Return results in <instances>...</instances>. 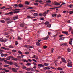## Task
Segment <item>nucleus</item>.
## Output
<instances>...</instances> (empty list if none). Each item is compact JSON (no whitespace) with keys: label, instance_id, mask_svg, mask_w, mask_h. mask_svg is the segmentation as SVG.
Here are the masks:
<instances>
[{"label":"nucleus","instance_id":"39","mask_svg":"<svg viewBox=\"0 0 73 73\" xmlns=\"http://www.w3.org/2000/svg\"><path fill=\"white\" fill-rule=\"evenodd\" d=\"M0 22L2 23H5V21H4L3 20H1Z\"/></svg>","mask_w":73,"mask_h":73},{"label":"nucleus","instance_id":"60","mask_svg":"<svg viewBox=\"0 0 73 73\" xmlns=\"http://www.w3.org/2000/svg\"><path fill=\"white\" fill-rule=\"evenodd\" d=\"M1 57H4V54H2L1 55Z\"/></svg>","mask_w":73,"mask_h":73},{"label":"nucleus","instance_id":"18","mask_svg":"<svg viewBox=\"0 0 73 73\" xmlns=\"http://www.w3.org/2000/svg\"><path fill=\"white\" fill-rule=\"evenodd\" d=\"M38 14L37 13H34L33 15L34 16H37L38 15Z\"/></svg>","mask_w":73,"mask_h":73},{"label":"nucleus","instance_id":"64","mask_svg":"<svg viewBox=\"0 0 73 73\" xmlns=\"http://www.w3.org/2000/svg\"><path fill=\"white\" fill-rule=\"evenodd\" d=\"M21 61H23V62H25L26 61V60H24V59H22Z\"/></svg>","mask_w":73,"mask_h":73},{"label":"nucleus","instance_id":"9","mask_svg":"<svg viewBox=\"0 0 73 73\" xmlns=\"http://www.w3.org/2000/svg\"><path fill=\"white\" fill-rule=\"evenodd\" d=\"M11 57H12V56H9L8 57L6 58V59L7 60H9L11 59Z\"/></svg>","mask_w":73,"mask_h":73},{"label":"nucleus","instance_id":"5","mask_svg":"<svg viewBox=\"0 0 73 73\" xmlns=\"http://www.w3.org/2000/svg\"><path fill=\"white\" fill-rule=\"evenodd\" d=\"M38 66L40 68H43V67H44L45 66L42 64H38Z\"/></svg>","mask_w":73,"mask_h":73},{"label":"nucleus","instance_id":"44","mask_svg":"<svg viewBox=\"0 0 73 73\" xmlns=\"http://www.w3.org/2000/svg\"><path fill=\"white\" fill-rule=\"evenodd\" d=\"M69 13H70V14H72V13H73V11H70L69 12Z\"/></svg>","mask_w":73,"mask_h":73},{"label":"nucleus","instance_id":"29","mask_svg":"<svg viewBox=\"0 0 73 73\" xmlns=\"http://www.w3.org/2000/svg\"><path fill=\"white\" fill-rule=\"evenodd\" d=\"M30 70H31V71H33V72H34V69L32 68H30Z\"/></svg>","mask_w":73,"mask_h":73},{"label":"nucleus","instance_id":"52","mask_svg":"<svg viewBox=\"0 0 73 73\" xmlns=\"http://www.w3.org/2000/svg\"><path fill=\"white\" fill-rule=\"evenodd\" d=\"M15 45H18V43L17 41H16L15 42Z\"/></svg>","mask_w":73,"mask_h":73},{"label":"nucleus","instance_id":"19","mask_svg":"<svg viewBox=\"0 0 73 73\" xmlns=\"http://www.w3.org/2000/svg\"><path fill=\"white\" fill-rule=\"evenodd\" d=\"M48 38H49V36L44 38L43 39V40H48Z\"/></svg>","mask_w":73,"mask_h":73},{"label":"nucleus","instance_id":"33","mask_svg":"<svg viewBox=\"0 0 73 73\" xmlns=\"http://www.w3.org/2000/svg\"><path fill=\"white\" fill-rule=\"evenodd\" d=\"M45 69H48V70H49V69H50V68H49L48 67H45Z\"/></svg>","mask_w":73,"mask_h":73},{"label":"nucleus","instance_id":"16","mask_svg":"<svg viewBox=\"0 0 73 73\" xmlns=\"http://www.w3.org/2000/svg\"><path fill=\"white\" fill-rule=\"evenodd\" d=\"M62 33H64V34H66V35H68V33L66 31H62Z\"/></svg>","mask_w":73,"mask_h":73},{"label":"nucleus","instance_id":"48","mask_svg":"<svg viewBox=\"0 0 73 73\" xmlns=\"http://www.w3.org/2000/svg\"><path fill=\"white\" fill-rule=\"evenodd\" d=\"M12 21H8L7 22V24H9V23H12Z\"/></svg>","mask_w":73,"mask_h":73},{"label":"nucleus","instance_id":"47","mask_svg":"<svg viewBox=\"0 0 73 73\" xmlns=\"http://www.w3.org/2000/svg\"><path fill=\"white\" fill-rule=\"evenodd\" d=\"M36 45H37V46H39V45H40V44L39 43V42H37L36 43Z\"/></svg>","mask_w":73,"mask_h":73},{"label":"nucleus","instance_id":"24","mask_svg":"<svg viewBox=\"0 0 73 73\" xmlns=\"http://www.w3.org/2000/svg\"><path fill=\"white\" fill-rule=\"evenodd\" d=\"M13 13V12H9V13H7V15H12Z\"/></svg>","mask_w":73,"mask_h":73},{"label":"nucleus","instance_id":"53","mask_svg":"<svg viewBox=\"0 0 73 73\" xmlns=\"http://www.w3.org/2000/svg\"><path fill=\"white\" fill-rule=\"evenodd\" d=\"M12 51L13 52H14V53H15V52H16V50H12Z\"/></svg>","mask_w":73,"mask_h":73},{"label":"nucleus","instance_id":"23","mask_svg":"<svg viewBox=\"0 0 73 73\" xmlns=\"http://www.w3.org/2000/svg\"><path fill=\"white\" fill-rule=\"evenodd\" d=\"M52 16L53 17H56V16L57 15V14H52Z\"/></svg>","mask_w":73,"mask_h":73},{"label":"nucleus","instance_id":"6","mask_svg":"<svg viewBox=\"0 0 73 73\" xmlns=\"http://www.w3.org/2000/svg\"><path fill=\"white\" fill-rule=\"evenodd\" d=\"M62 61L63 62H64V63H66V61L65 60V58H61Z\"/></svg>","mask_w":73,"mask_h":73},{"label":"nucleus","instance_id":"15","mask_svg":"<svg viewBox=\"0 0 73 73\" xmlns=\"http://www.w3.org/2000/svg\"><path fill=\"white\" fill-rule=\"evenodd\" d=\"M18 19V17L17 16L14 17H13V20H16V19Z\"/></svg>","mask_w":73,"mask_h":73},{"label":"nucleus","instance_id":"40","mask_svg":"<svg viewBox=\"0 0 73 73\" xmlns=\"http://www.w3.org/2000/svg\"><path fill=\"white\" fill-rule=\"evenodd\" d=\"M10 20V19L9 18H6L5 19V20Z\"/></svg>","mask_w":73,"mask_h":73},{"label":"nucleus","instance_id":"3","mask_svg":"<svg viewBox=\"0 0 73 73\" xmlns=\"http://www.w3.org/2000/svg\"><path fill=\"white\" fill-rule=\"evenodd\" d=\"M18 10H19V9H15V10H13V11L14 12V13H18L19 12V11H17Z\"/></svg>","mask_w":73,"mask_h":73},{"label":"nucleus","instance_id":"42","mask_svg":"<svg viewBox=\"0 0 73 73\" xmlns=\"http://www.w3.org/2000/svg\"><path fill=\"white\" fill-rule=\"evenodd\" d=\"M18 53H19V54H23V53L20 51H18Z\"/></svg>","mask_w":73,"mask_h":73},{"label":"nucleus","instance_id":"51","mask_svg":"<svg viewBox=\"0 0 73 73\" xmlns=\"http://www.w3.org/2000/svg\"><path fill=\"white\" fill-rule=\"evenodd\" d=\"M26 70L27 71H29V70H30V68H28L26 69Z\"/></svg>","mask_w":73,"mask_h":73},{"label":"nucleus","instance_id":"54","mask_svg":"<svg viewBox=\"0 0 73 73\" xmlns=\"http://www.w3.org/2000/svg\"><path fill=\"white\" fill-rule=\"evenodd\" d=\"M46 2L47 3H51V1H50V0H48V1H46Z\"/></svg>","mask_w":73,"mask_h":73},{"label":"nucleus","instance_id":"38","mask_svg":"<svg viewBox=\"0 0 73 73\" xmlns=\"http://www.w3.org/2000/svg\"><path fill=\"white\" fill-rule=\"evenodd\" d=\"M4 67H8L9 66V65H4Z\"/></svg>","mask_w":73,"mask_h":73},{"label":"nucleus","instance_id":"46","mask_svg":"<svg viewBox=\"0 0 73 73\" xmlns=\"http://www.w3.org/2000/svg\"><path fill=\"white\" fill-rule=\"evenodd\" d=\"M49 23L48 22H46L44 23V24H45L46 25H47V24H48Z\"/></svg>","mask_w":73,"mask_h":73},{"label":"nucleus","instance_id":"2","mask_svg":"<svg viewBox=\"0 0 73 73\" xmlns=\"http://www.w3.org/2000/svg\"><path fill=\"white\" fill-rule=\"evenodd\" d=\"M8 41V39L6 38H4L3 39L2 38H0V41L2 42H5Z\"/></svg>","mask_w":73,"mask_h":73},{"label":"nucleus","instance_id":"50","mask_svg":"<svg viewBox=\"0 0 73 73\" xmlns=\"http://www.w3.org/2000/svg\"><path fill=\"white\" fill-rule=\"evenodd\" d=\"M26 68H27V67H26L25 66H24L22 67V69H25Z\"/></svg>","mask_w":73,"mask_h":73},{"label":"nucleus","instance_id":"7","mask_svg":"<svg viewBox=\"0 0 73 73\" xmlns=\"http://www.w3.org/2000/svg\"><path fill=\"white\" fill-rule=\"evenodd\" d=\"M72 40V38H71L70 40V41L69 42V44H70V45H72V41H73Z\"/></svg>","mask_w":73,"mask_h":73},{"label":"nucleus","instance_id":"34","mask_svg":"<svg viewBox=\"0 0 73 73\" xmlns=\"http://www.w3.org/2000/svg\"><path fill=\"white\" fill-rule=\"evenodd\" d=\"M17 58H18V60H20V58L21 59L22 57L20 56H18L17 57Z\"/></svg>","mask_w":73,"mask_h":73},{"label":"nucleus","instance_id":"1","mask_svg":"<svg viewBox=\"0 0 73 73\" xmlns=\"http://www.w3.org/2000/svg\"><path fill=\"white\" fill-rule=\"evenodd\" d=\"M67 62H68V64H67V66L68 67H72V63L71 60L69 59H68Z\"/></svg>","mask_w":73,"mask_h":73},{"label":"nucleus","instance_id":"56","mask_svg":"<svg viewBox=\"0 0 73 73\" xmlns=\"http://www.w3.org/2000/svg\"><path fill=\"white\" fill-rule=\"evenodd\" d=\"M5 60V58H2L1 59V58H0V60H1L2 61H3Z\"/></svg>","mask_w":73,"mask_h":73},{"label":"nucleus","instance_id":"20","mask_svg":"<svg viewBox=\"0 0 73 73\" xmlns=\"http://www.w3.org/2000/svg\"><path fill=\"white\" fill-rule=\"evenodd\" d=\"M57 69L58 70H62V68L60 67H59L57 68Z\"/></svg>","mask_w":73,"mask_h":73},{"label":"nucleus","instance_id":"59","mask_svg":"<svg viewBox=\"0 0 73 73\" xmlns=\"http://www.w3.org/2000/svg\"><path fill=\"white\" fill-rule=\"evenodd\" d=\"M34 5H38V3H35L34 4Z\"/></svg>","mask_w":73,"mask_h":73},{"label":"nucleus","instance_id":"37","mask_svg":"<svg viewBox=\"0 0 73 73\" xmlns=\"http://www.w3.org/2000/svg\"><path fill=\"white\" fill-rule=\"evenodd\" d=\"M6 7L5 6H3L1 8V9H4V8H5Z\"/></svg>","mask_w":73,"mask_h":73},{"label":"nucleus","instance_id":"58","mask_svg":"<svg viewBox=\"0 0 73 73\" xmlns=\"http://www.w3.org/2000/svg\"><path fill=\"white\" fill-rule=\"evenodd\" d=\"M33 68H34V69H37V66H36V65H35Z\"/></svg>","mask_w":73,"mask_h":73},{"label":"nucleus","instance_id":"17","mask_svg":"<svg viewBox=\"0 0 73 73\" xmlns=\"http://www.w3.org/2000/svg\"><path fill=\"white\" fill-rule=\"evenodd\" d=\"M8 64H9L10 65H13V63L12 62L10 61V62H9L8 63Z\"/></svg>","mask_w":73,"mask_h":73},{"label":"nucleus","instance_id":"14","mask_svg":"<svg viewBox=\"0 0 73 73\" xmlns=\"http://www.w3.org/2000/svg\"><path fill=\"white\" fill-rule=\"evenodd\" d=\"M8 47H9V48H11V49H12V48H14V47L12 45H9L8 46Z\"/></svg>","mask_w":73,"mask_h":73},{"label":"nucleus","instance_id":"21","mask_svg":"<svg viewBox=\"0 0 73 73\" xmlns=\"http://www.w3.org/2000/svg\"><path fill=\"white\" fill-rule=\"evenodd\" d=\"M46 14H48V13L46 12H45L43 14V15L44 16H46Z\"/></svg>","mask_w":73,"mask_h":73},{"label":"nucleus","instance_id":"41","mask_svg":"<svg viewBox=\"0 0 73 73\" xmlns=\"http://www.w3.org/2000/svg\"><path fill=\"white\" fill-rule=\"evenodd\" d=\"M25 54H29V52H25Z\"/></svg>","mask_w":73,"mask_h":73},{"label":"nucleus","instance_id":"45","mask_svg":"<svg viewBox=\"0 0 73 73\" xmlns=\"http://www.w3.org/2000/svg\"><path fill=\"white\" fill-rule=\"evenodd\" d=\"M26 65H27L29 66V65H31V63H27L26 64Z\"/></svg>","mask_w":73,"mask_h":73},{"label":"nucleus","instance_id":"28","mask_svg":"<svg viewBox=\"0 0 73 73\" xmlns=\"http://www.w3.org/2000/svg\"><path fill=\"white\" fill-rule=\"evenodd\" d=\"M4 62H5V63H6L7 64H8L9 62L6 60H4Z\"/></svg>","mask_w":73,"mask_h":73},{"label":"nucleus","instance_id":"62","mask_svg":"<svg viewBox=\"0 0 73 73\" xmlns=\"http://www.w3.org/2000/svg\"><path fill=\"white\" fill-rule=\"evenodd\" d=\"M27 17L28 19H31V17L29 15L27 16Z\"/></svg>","mask_w":73,"mask_h":73},{"label":"nucleus","instance_id":"55","mask_svg":"<svg viewBox=\"0 0 73 73\" xmlns=\"http://www.w3.org/2000/svg\"><path fill=\"white\" fill-rule=\"evenodd\" d=\"M3 51L2 50L0 49V54L2 53Z\"/></svg>","mask_w":73,"mask_h":73},{"label":"nucleus","instance_id":"11","mask_svg":"<svg viewBox=\"0 0 73 73\" xmlns=\"http://www.w3.org/2000/svg\"><path fill=\"white\" fill-rule=\"evenodd\" d=\"M18 7H19V8H21V7H24V5L22 4H20L18 5Z\"/></svg>","mask_w":73,"mask_h":73},{"label":"nucleus","instance_id":"30","mask_svg":"<svg viewBox=\"0 0 73 73\" xmlns=\"http://www.w3.org/2000/svg\"><path fill=\"white\" fill-rule=\"evenodd\" d=\"M64 38H65V37H62L61 38H60L59 39V40H64Z\"/></svg>","mask_w":73,"mask_h":73},{"label":"nucleus","instance_id":"43","mask_svg":"<svg viewBox=\"0 0 73 73\" xmlns=\"http://www.w3.org/2000/svg\"><path fill=\"white\" fill-rule=\"evenodd\" d=\"M36 58V55H34L32 57V58Z\"/></svg>","mask_w":73,"mask_h":73},{"label":"nucleus","instance_id":"13","mask_svg":"<svg viewBox=\"0 0 73 73\" xmlns=\"http://www.w3.org/2000/svg\"><path fill=\"white\" fill-rule=\"evenodd\" d=\"M20 27H22L23 28L24 27V25L23 23H21L20 25Z\"/></svg>","mask_w":73,"mask_h":73},{"label":"nucleus","instance_id":"10","mask_svg":"<svg viewBox=\"0 0 73 73\" xmlns=\"http://www.w3.org/2000/svg\"><path fill=\"white\" fill-rule=\"evenodd\" d=\"M12 71L14 72H15L16 73V72H17V70H16V69H15L14 68H12Z\"/></svg>","mask_w":73,"mask_h":73},{"label":"nucleus","instance_id":"49","mask_svg":"<svg viewBox=\"0 0 73 73\" xmlns=\"http://www.w3.org/2000/svg\"><path fill=\"white\" fill-rule=\"evenodd\" d=\"M29 48H31V49H32V48H33V46H29Z\"/></svg>","mask_w":73,"mask_h":73},{"label":"nucleus","instance_id":"32","mask_svg":"<svg viewBox=\"0 0 73 73\" xmlns=\"http://www.w3.org/2000/svg\"><path fill=\"white\" fill-rule=\"evenodd\" d=\"M14 6L16 7H19V5H18L17 4H15L14 5Z\"/></svg>","mask_w":73,"mask_h":73},{"label":"nucleus","instance_id":"31","mask_svg":"<svg viewBox=\"0 0 73 73\" xmlns=\"http://www.w3.org/2000/svg\"><path fill=\"white\" fill-rule=\"evenodd\" d=\"M25 4H27V5H29V3L27 1L25 2Z\"/></svg>","mask_w":73,"mask_h":73},{"label":"nucleus","instance_id":"26","mask_svg":"<svg viewBox=\"0 0 73 73\" xmlns=\"http://www.w3.org/2000/svg\"><path fill=\"white\" fill-rule=\"evenodd\" d=\"M67 51L68 52H71V49L70 48H68L67 49Z\"/></svg>","mask_w":73,"mask_h":73},{"label":"nucleus","instance_id":"27","mask_svg":"<svg viewBox=\"0 0 73 73\" xmlns=\"http://www.w3.org/2000/svg\"><path fill=\"white\" fill-rule=\"evenodd\" d=\"M47 27H48V28H50L51 27V24H49V25H47Z\"/></svg>","mask_w":73,"mask_h":73},{"label":"nucleus","instance_id":"35","mask_svg":"<svg viewBox=\"0 0 73 73\" xmlns=\"http://www.w3.org/2000/svg\"><path fill=\"white\" fill-rule=\"evenodd\" d=\"M43 24H44V22H42V23H39L38 24V25H42Z\"/></svg>","mask_w":73,"mask_h":73},{"label":"nucleus","instance_id":"25","mask_svg":"<svg viewBox=\"0 0 73 73\" xmlns=\"http://www.w3.org/2000/svg\"><path fill=\"white\" fill-rule=\"evenodd\" d=\"M1 49H4V50H7V48L4 47H2L1 48Z\"/></svg>","mask_w":73,"mask_h":73},{"label":"nucleus","instance_id":"4","mask_svg":"<svg viewBox=\"0 0 73 73\" xmlns=\"http://www.w3.org/2000/svg\"><path fill=\"white\" fill-rule=\"evenodd\" d=\"M11 58L13 60V61H17V58H14L12 56Z\"/></svg>","mask_w":73,"mask_h":73},{"label":"nucleus","instance_id":"36","mask_svg":"<svg viewBox=\"0 0 73 73\" xmlns=\"http://www.w3.org/2000/svg\"><path fill=\"white\" fill-rule=\"evenodd\" d=\"M29 11V12H31V13L32 12H35V10H32Z\"/></svg>","mask_w":73,"mask_h":73},{"label":"nucleus","instance_id":"12","mask_svg":"<svg viewBox=\"0 0 73 73\" xmlns=\"http://www.w3.org/2000/svg\"><path fill=\"white\" fill-rule=\"evenodd\" d=\"M54 3L55 5H60V3L56 2H55Z\"/></svg>","mask_w":73,"mask_h":73},{"label":"nucleus","instance_id":"22","mask_svg":"<svg viewBox=\"0 0 73 73\" xmlns=\"http://www.w3.org/2000/svg\"><path fill=\"white\" fill-rule=\"evenodd\" d=\"M44 65L45 66H48L49 65V63H44Z\"/></svg>","mask_w":73,"mask_h":73},{"label":"nucleus","instance_id":"57","mask_svg":"<svg viewBox=\"0 0 73 73\" xmlns=\"http://www.w3.org/2000/svg\"><path fill=\"white\" fill-rule=\"evenodd\" d=\"M54 50V48H53L51 50V53H53V50Z\"/></svg>","mask_w":73,"mask_h":73},{"label":"nucleus","instance_id":"63","mask_svg":"<svg viewBox=\"0 0 73 73\" xmlns=\"http://www.w3.org/2000/svg\"><path fill=\"white\" fill-rule=\"evenodd\" d=\"M43 48H44V49H46V48H47V46H43Z\"/></svg>","mask_w":73,"mask_h":73},{"label":"nucleus","instance_id":"8","mask_svg":"<svg viewBox=\"0 0 73 73\" xmlns=\"http://www.w3.org/2000/svg\"><path fill=\"white\" fill-rule=\"evenodd\" d=\"M14 65H15L16 67H17L18 68H19V66L18 65V63H15L14 64Z\"/></svg>","mask_w":73,"mask_h":73},{"label":"nucleus","instance_id":"61","mask_svg":"<svg viewBox=\"0 0 73 73\" xmlns=\"http://www.w3.org/2000/svg\"><path fill=\"white\" fill-rule=\"evenodd\" d=\"M18 39L19 40H21V38L20 37H18Z\"/></svg>","mask_w":73,"mask_h":73}]
</instances>
